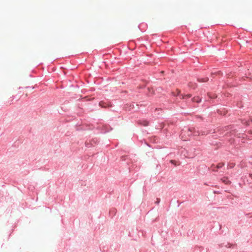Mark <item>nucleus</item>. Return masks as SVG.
<instances>
[{
    "mask_svg": "<svg viewBox=\"0 0 252 252\" xmlns=\"http://www.w3.org/2000/svg\"><path fill=\"white\" fill-rule=\"evenodd\" d=\"M192 101L194 102L199 103L201 102V99L198 96H195L192 98Z\"/></svg>",
    "mask_w": 252,
    "mask_h": 252,
    "instance_id": "obj_8",
    "label": "nucleus"
},
{
    "mask_svg": "<svg viewBox=\"0 0 252 252\" xmlns=\"http://www.w3.org/2000/svg\"><path fill=\"white\" fill-rule=\"evenodd\" d=\"M221 180L225 184H228L230 183V181L228 180L227 177H223L221 179Z\"/></svg>",
    "mask_w": 252,
    "mask_h": 252,
    "instance_id": "obj_10",
    "label": "nucleus"
},
{
    "mask_svg": "<svg viewBox=\"0 0 252 252\" xmlns=\"http://www.w3.org/2000/svg\"><path fill=\"white\" fill-rule=\"evenodd\" d=\"M235 245H233V244H231L228 242L227 243H222V244H220L219 245V247L220 248H221V247H225L226 248H234L235 247Z\"/></svg>",
    "mask_w": 252,
    "mask_h": 252,
    "instance_id": "obj_5",
    "label": "nucleus"
},
{
    "mask_svg": "<svg viewBox=\"0 0 252 252\" xmlns=\"http://www.w3.org/2000/svg\"><path fill=\"white\" fill-rule=\"evenodd\" d=\"M224 163H220L218 164L216 167L215 168L213 169V171L217 172L218 169L222 168L224 166Z\"/></svg>",
    "mask_w": 252,
    "mask_h": 252,
    "instance_id": "obj_6",
    "label": "nucleus"
},
{
    "mask_svg": "<svg viewBox=\"0 0 252 252\" xmlns=\"http://www.w3.org/2000/svg\"><path fill=\"white\" fill-rule=\"evenodd\" d=\"M138 28H139V30L142 32H143L146 31V30L147 28V24H146L145 23H142L139 25Z\"/></svg>",
    "mask_w": 252,
    "mask_h": 252,
    "instance_id": "obj_4",
    "label": "nucleus"
},
{
    "mask_svg": "<svg viewBox=\"0 0 252 252\" xmlns=\"http://www.w3.org/2000/svg\"><path fill=\"white\" fill-rule=\"evenodd\" d=\"M160 200L159 198H157V200L155 202V203H156L157 205H158L160 203Z\"/></svg>",
    "mask_w": 252,
    "mask_h": 252,
    "instance_id": "obj_14",
    "label": "nucleus"
},
{
    "mask_svg": "<svg viewBox=\"0 0 252 252\" xmlns=\"http://www.w3.org/2000/svg\"><path fill=\"white\" fill-rule=\"evenodd\" d=\"M112 129V128L110 127V126L105 125L102 126L101 132L102 133H105L111 131Z\"/></svg>",
    "mask_w": 252,
    "mask_h": 252,
    "instance_id": "obj_2",
    "label": "nucleus"
},
{
    "mask_svg": "<svg viewBox=\"0 0 252 252\" xmlns=\"http://www.w3.org/2000/svg\"><path fill=\"white\" fill-rule=\"evenodd\" d=\"M251 122H252V118L251 119Z\"/></svg>",
    "mask_w": 252,
    "mask_h": 252,
    "instance_id": "obj_18",
    "label": "nucleus"
},
{
    "mask_svg": "<svg viewBox=\"0 0 252 252\" xmlns=\"http://www.w3.org/2000/svg\"><path fill=\"white\" fill-rule=\"evenodd\" d=\"M199 80V82H207L208 80V78H202L198 79Z\"/></svg>",
    "mask_w": 252,
    "mask_h": 252,
    "instance_id": "obj_13",
    "label": "nucleus"
},
{
    "mask_svg": "<svg viewBox=\"0 0 252 252\" xmlns=\"http://www.w3.org/2000/svg\"><path fill=\"white\" fill-rule=\"evenodd\" d=\"M91 142V144L93 146L95 145L98 143V140L97 139H93L92 140L90 141Z\"/></svg>",
    "mask_w": 252,
    "mask_h": 252,
    "instance_id": "obj_11",
    "label": "nucleus"
},
{
    "mask_svg": "<svg viewBox=\"0 0 252 252\" xmlns=\"http://www.w3.org/2000/svg\"><path fill=\"white\" fill-rule=\"evenodd\" d=\"M139 124L141 125L146 126L149 125V123L148 121L146 120H140L139 122Z\"/></svg>",
    "mask_w": 252,
    "mask_h": 252,
    "instance_id": "obj_7",
    "label": "nucleus"
},
{
    "mask_svg": "<svg viewBox=\"0 0 252 252\" xmlns=\"http://www.w3.org/2000/svg\"><path fill=\"white\" fill-rule=\"evenodd\" d=\"M85 145H86V147H88V148L93 146V145L91 144V142L90 140H89V142L87 141L85 142Z\"/></svg>",
    "mask_w": 252,
    "mask_h": 252,
    "instance_id": "obj_12",
    "label": "nucleus"
},
{
    "mask_svg": "<svg viewBox=\"0 0 252 252\" xmlns=\"http://www.w3.org/2000/svg\"><path fill=\"white\" fill-rule=\"evenodd\" d=\"M245 123H246V126H249V122H245Z\"/></svg>",
    "mask_w": 252,
    "mask_h": 252,
    "instance_id": "obj_16",
    "label": "nucleus"
},
{
    "mask_svg": "<svg viewBox=\"0 0 252 252\" xmlns=\"http://www.w3.org/2000/svg\"><path fill=\"white\" fill-rule=\"evenodd\" d=\"M193 252H208V250L203 247L195 246L193 248Z\"/></svg>",
    "mask_w": 252,
    "mask_h": 252,
    "instance_id": "obj_3",
    "label": "nucleus"
},
{
    "mask_svg": "<svg viewBox=\"0 0 252 252\" xmlns=\"http://www.w3.org/2000/svg\"><path fill=\"white\" fill-rule=\"evenodd\" d=\"M193 135H205V134H207V133H205V131H197V132H194V133L193 134Z\"/></svg>",
    "mask_w": 252,
    "mask_h": 252,
    "instance_id": "obj_9",
    "label": "nucleus"
},
{
    "mask_svg": "<svg viewBox=\"0 0 252 252\" xmlns=\"http://www.w3.org/2000/svg\"><path fill=\"white\" fill-rule=\"evenodd\" d=\"M173 94V95L175 96H178L180 97V99H188L189 98H190L191 97V95L190 94H181L180 93V91H178V92L177 93V94L176 93H172Z\"/></svg>",
    "mask_w": 252,
    "mask_h": 252,
    "instance_id": "obj_1",
    "label": "nucleus"
},
{
    "mask_svg": "<svg viewBox=\"0 0 252 252\" xmlns=\"http://www.w3.org/2000/svg\"><path fill=\"white\" fill-rule=\"evenodd\" d=\"M174 162V160H171V162L172 163H173V162Z\"/></svg>",
    "mask_w": 252,
    "mask_h": 252,
    "instance_id": "obj_17",
    "label": "nucleus"
},
{
    "mask_svg": "<svg viewBox=\"0 0 252 252\" xmlns=\"http://www.w3.org/2000/svg\"><path fill=\"white\" fill-rule=\"evenodd\" d=\"M189 130L190 132V133L189 134V135H191L192 134H193V133L192 132V128H189Z\"/></svg>",
    "mask_w": 252,
    "mask_h": 252,
    "instance_id": "obj_15",
    "label": "nucleus"
}]
</instances>
